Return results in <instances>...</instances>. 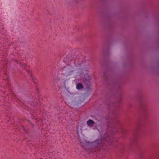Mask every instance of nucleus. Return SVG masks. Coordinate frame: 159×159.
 I'll return each instance as SVG.
<instances>
[{
  "instance_id": "nucleus-1",
  "label": "nucleus",
  "mask_w": 159,
  "mask_h": 159,
  "mask_svg": "<svg viewBox=\"0 0 159 159\" xmlns=\"http://www.w3.org/2000/svg\"><path fill=\"white\" fill-rule=\"evenodd\" d=\"M75 63L72 61L70 64L67 65L62 67L61 69V75L67 77L72 75L75 71L78 70L79 69V64H76Z\"/></svg>"
},
{
  "instance_id": "nucleus-2",
  "label": "nucleus",
  "mask_w": 159,
  "mask_h": 159,
  "mask_svg": "<svg viewBox=\"0 0 159 159\" xmlns=\"http://www.w3.org/2000/svg\"><path fill=\"white\" fill-rule=\"evenodd\" d=\"M110 128L111 131L109 134H113L115 132L120 131H122L123 128L122 126V125L120 122L119 120L114 119L111 122H109L107 126V130Z\"/></svg>"
},
{
  "instance_id": "nucleus-3",
  "label": "nucleus",
  "mask_w": 159,
  "mask_h": 159,
  "mask_svg": "<svg viewBox=\"0 0 159 159\" xmlns=\"http://www.w3.org/2000/svg\"><path fill=\"white\" fill-rule=\"evenodd\" d=\"M81 71L82 73H80V77L82 76L84 78V79H85V84L87 87H89V80L91 77L87 74L88 69L85 68L83 69H82Z\"/></svg>"
},
{
  "instance_id": "nucleus-4",
  "label": "nucleus",
  "mask_w": 159,
  "mask_h": 159,
  "mask_svg": "<svg viewBox=\"0 0 159 159\" xmlns=\"http://www.w3.org/2000/svg\"><path fill=\"white\" fill-rule=\"evenodd\" d=\"M94 145L96 146L97 147V149H98L99 148H100L101 146L103 145V143L102 142V139H97L93 144Z\"/></svg>"
},
{
  "instance_id": "nucleus-5",
  "label": "nucleus",
  "mask_w": 159,
  "mask_h": 159,
  "mask_svg": "<svg viewBox=\"0 0 159 159\" xmlns=\"http://www.w3.org/2000/svg\"><path fill=\"white\" fill-rule=\"evenodd\" d=\"M31 105L35 106L39 105V102L38 100V98L34 99V98L32 99L31 102Z\"/></svg>"
},
{
  "instance_id": "nucleus-6",
  "label": "nucleus",
  "mask_w": 159,
  "mask_h": 159,
  "mask_svg": "<svg viewBox=\"0 0 159 159\" xmlns=\"http://www.w3.org/2000/svg\"><path fill=\"white\" fill-rule=\"evenodd\" d=\"M94 123L95 122L94 121L91 120L90 119H89L87 122V124L88 126H93L94 124Z\"/></svg>"
},
{
  "instance_id": "nucleus-7",
  "label": "nucleus",
  "mask_w": 159,
  "mask_h": 159,
  "mask_svg": "<svg viewBox=\"0 0 159 159\" xmlns=\"http://www.w3.org/2000/svg\"><path fill=\"white\" fill-rule=\"evenodd\" d=\"M74 81L75 82V84H76V88L78 90H80V82L79 81V80H78L76 78L74 80Z\"/></svg>"
},
{
  "instance_id": "nucleus-8",
  "label": "nucleus",
  "mask_w": 159,
  "mask_h": 159,
  "mask_svg": "<svg viewBox=\"0 0 159 159\" xmlns=\"http://www.w3.org/2000/svg\"><path fill=\"white\" fill-rule=\"evenodd\" d=\"M17 62L22 67V68L25 69H26V65L25 63L18 61H17Z\"/></svg>"
},
{
  "instance_id": "nucleus-9",
  "label": "nucleus",
  "mask_w": 159,
  "mask_h": 159,
  "mask_svg": "<svg viewBox=\"0 0 159 159\" xmlns=\"http://www.w3.org/2000/svg\"><path fill=\"white\" fill-rule=\"evenodd\" d=\"M142 116L144 117H145L146 115V113L145 111V110L144 109H142Z\"/></svg>"
},
{
  "instance_id": "nucleus-10",
  "label": "nucleus",
  "mask_w": 159,
  "mask_h": 159,
  "mask_svg": "<svg viewBox=\"0 0 159 159\" xmlns=\"http://www.w3.org/2000/svg\"><path fill=\"white\" fill-rule=\"evenodd\" d=\"M26 71L30 75L31 77H32V74L31 72L29 70H26Z\"/></svg>"
},
{
  "instance_id": "nucleus-11",
  "label": "nucleus",
  "mask_w": 159,
  "mask_h": 159,
  "mask_svg": "<svg viewBox=\"0 0 159 159\" xmlns=\"http://www.w3.org/2000/svg\"><path fill=\"white\" fill-rule=\"evenodd\" d=\"M83 88V85L81 83H80V89H82Z\"/></svg>"
},
{
  "instance_id": "nucleus-12",
  "label": "nucleus",
  "mask_w": 159,
  "mask_h": 159,
  "mask_svg": "<svg viewBox=\"0 0 159 159\" xmlns=\"http://www.w3.org/2000/svg\"><path fill=\"white\" fill-rule=\"evenodd\" d=\"M103 141H104V140H105V139H103Z\"/></svg>"
}]
</instances>
